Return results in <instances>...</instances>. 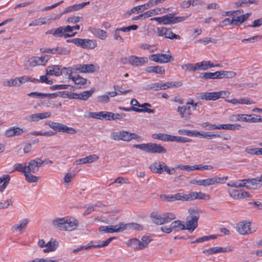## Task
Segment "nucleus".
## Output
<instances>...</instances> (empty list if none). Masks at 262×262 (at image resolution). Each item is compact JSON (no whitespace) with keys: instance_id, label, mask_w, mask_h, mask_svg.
Masks as SVG:
<instances>
[{"instance_id":"nucleus-29","label":"nucleus","mask_w":262,"mask_h":262,"mask_svg":"<svg viewBox=\"0 0 262 262\" xmlns=\"http://www.w3.org/2000/svg\"><path fill=\"white\" fill-rule=\"evenodd\" d=\"M219 67V64H214L210 61L203 60L196 63L197 71H205L211 68Z\"/></svg>"},{"instance_id":"nucleus-36","label":"nucleus","mask_w":262,"mask_h":262,"mask_svg":"<svg viewBox=\"0 0 262 262\" xmlns=\"http://www.w3.org/2000/svg\"><path fill=\"white\" fill-rule=\"evenodd\" d=\"M251 15V12L247 13L244 14H243L241 16H238L237 17H234L232 18L233 21V25L237 26L239 25L242 24L243 23H244L245 21L248 19V18L250 17V16Z\"/></svg>"},{"instance_id":"nucleus-51","label":"nucleus","mask_w":262,"mask_h":262,"mask_svg":"<svg viewBox=\"0 0 262 262\" xmlns=\"http://www.w3.org/2000/svg\"><path fill=\"white\" fill-rule=\"evenodd\" d=\"M92 33L96 37L101 39H105L107 36L106 31L100 29H94Z\"/></svg>"},{"instance_id":"nucleus-2","label":"nucleus","mask_w":262,"mask_h":262,"mask_svg":"<svg viewBox=\"0 0 262 262\" xmlns=\"http://www.w3.org/2000/svg\"><path fill=\"white\" fill-rule=\"evenodd\" d=\"M189 215L186 217V229L192 232L198 227V222L200 217L199 212L193 208L188 209Z\"/></svg>"},{"instance_id":"nucleus-55","label":"nucleus","mask_w":262,"mask_h":262,"mask_svg":"<svg viewBox=\"0 0 262 262\" xmlns=\"http://www.w3.org/2000/svg\"><path fill=\"white\" fill-rule=\"evenodd\" d=\"M13 200L12 196H10L5 201L0 202V209H5L13 206Z\"/></svg>"},{"instance_id":"nucleus-35","label":"nucleus","mask_w":262,"mask_h":262,"mask_svg":"<svg viewBox=\"0 0 262 262\" xmlns=\"http://www.w3.org/2000/svg\"><path fill=\"white\" fill-rule=\"evenodd\" d=\"M122 226L123 228V231L126 229L141 231L143 229V227L142 225L135 223H131L128 224H124L122 223Z\"/></svg>"},{"instance_id":"nucleus-34","label":"nucleus","mask_w":262,"mask_h":262,"mask_svg":"<svg viewBox=\"0 0 262 262\" xmlns=\"http://www.w3.org/2000/svg\"><path fill=\"white\" fill-rule=\"evenodd\" d=\"M50 19L46 17H40L32 20L29 24V27H36L50 23Z\"/></svg>"},{"instance_id":"nucleus-30","label":"nucleus","mask_w":262,"mask_h":262,"mask_svg":"<svg viewBox=\"0 0 262 262\" xmlns=\"http://www.w3.org/2000/svg\"><path fill=\"white\" fill-rule=\"evenodd\" d=\"M46 245V248L43 249V252L45 253L55 251L58 247L59 243L55 239L51 238Z\"/></svg>"},{"instance_id":"nucleus-54","label":"nucleus","mask_w":262,"mask_h":262,"mask_svg":"<svg viewBox=\"0 0 262 262\" xmlns=\"http://www.w3.org/2000/svg\"><path fill=\"white\" fill-rule=\"evenodd\" d=\"M115 237H110L107 239L106 241L101 242L100 241H93L94 243L92 245L97 246L96 248H102L108 245V244L114 239Z\"/></svg>"},{"instance_id":"nucleus-6","label":"nucleus","mask_w":262,"mask_h":262,"mask_svg":"<svg viewBox=\"0 0 262 262\" xmlns=\"http://www.w3.org/2000/svg\"><path fill=\"white\" fill-rule=\"evenodd\" d=\"M203 128H205L208 130H215V129H225L229 130H234L236 129H239L242 128L240 124H212L209 122H204L201 124Z\"/></svg>"},{"instance_id":"nucleus-52","label":"nucleus","mask_w":262,"mask_h":262,"mask_svg":"<svg viewBox=\"0 0 262 262\" xmlns=\"http://www.w3.org/2000/svg\"><path fill=\"white\" fill-rule=\"evenodd\" d=\"M164 224L170 222L176 218V215L173 212H167L163 214Z\"/></svg>"},{"instance_id":"nucleus-24","label":"nucleus","mask_w":262,"mask_h":262,"mask_svg":"<svg viewBox=\"0 0 262 262\" xmlns=\"http://www.w3.org/2000/svg\"><path fill=\"white\" fill-rule=\"evenodd\" d=\"M228 192L230 196L234 200H240L250 196L248 192L243 190L229 189Z\"/></svg>"},{"instance_id":"nucleus-16","label":"nucleus","mask_w":262,"mask_h":262,"mask_svg":"<svg viewBox=\"0 0 262 262\" xmlns=\"http://www.w3.org/2000/svg\"><path fill=\"white\" fill-rule=\"evenodd\" d=\"M176 168L187 171H193L195 170H209L211 169L212 167L211 165H194L193 166L184 165L182 164L177 165Z\"/></svg>"},{"instance_id":"nucleus-7","label":"nucleus","mask_w":262,"mask_h":262,"mask_svg":"<svg viewBox=\"0 0 262 262\" xmlns=\"http://www.w3.org/2000/svg\"><path fill=\"white\" fill-rule=\"evenodd\" d=\"M72 73L73 69L72 67L60 69V67L57 65L50 66L46 70V75L51 76H58L62 74L68 75V74L71 75Z\"/></svg>"},{"instance_id":"nucleus-57","label":"nucleus","mask_w":262,"mask_h":262,"mask_svg":"<svg viewBox=\"0 0 262 262\" xmlns=\"http://www.w3.org/2000/svg\"><path fill=\"white\" fill-rule=\"evenodd\" d=\"M182 69L185 71H188L190 72H193L197 71L196 63H188L187 64H183L181 66Z\"/></svg>"},{"instance_id":"nucleus-1","label":"nucleus","mask_w":262,"mask_h":262,"mask_svg":"<svg viewBox=\"0 0 262 262\" xmlns=\"http://www.w3.org/2000/svg\"><path fill=\"white\" fill-rule=\"evenodd\" d=\"M187 16L176 17L174 14L169 13L161 17H156L150 18V20H155L159 24L164 25L174 24L177 23L182 22L186 19Z\"/></svg>"},{"instance_id":"nucleus-45","label":"nucleus","mask_w":262,"mask_h":262,"mask_svg":"<svg viewBox=\"0 0 262 262\" xmlns=\"http://www.w3.org/2000/svg\"><path fill=\"white\" fill-rule=\"evenodd\" d=\"M152 137L162 141H171V135L166 134L158 133L152 134Z\"/></svg>"},{"instance_id":"nucleus-38","label":"nucleus","mask_w":262,"mask_h":262,"mask_svg":"<svg viewBox=\"0 0 262 262\" xmlns=\"http://www.w3.org/2000/svg\"><path fill=\"white\" fill-rule=\"evenodd\" d=\"M119 109L121 111H124L126 112H130L131 111H135L138 113L141 112H147L148 113H154L155 112V110L153 109L150 108H144V109H140L138 108H136L135 107L132 106L129 108L124 107H119Z\"/></svg>"},{"instance_id":"nucleus-61","label":"nucleus","mask_w":262,"mask_h":262,"mask_svg":"<svg viewBox=\"0 0 262 262\" xmlns=\"http://www.w3.org/2000/svg\"><path fill=\"white\" fill-rule=\"evenodd\" d=\"M244 114H235L230 116L229 119V120L231 121L244 122V121H246V120L244 118Z\"/></svg>"},{"instance_id":"nucleus-63","label":"nucleus","mask_w":262,"mask_h":262,"mask_svg":"<svg viewBox=\"0 0 262 262\" xmlns=\"http://www.w3.org/2000/svg\"><path fill=\"white\" fill-rule=\"evenodd\" d=\"M3 84L9 87L18 86L17 77L4 81Z\"/></svg>"},{"instance_id":"nucleus-58","label":"nucleus","mask_w":262,"mask_h":262,"mask_svg":"<svg viewBox=\"0 0 262 262\" xmlns=\"http://www.w3.org/2000/svg\"><path fill=\"white\" fill-rule=\"evenodd\" d=\"M33 173L27 172L24 176L26 180L29 183H35L39 179V177L35 176L33 174Z\"/></svg>"},{"instance_id":"nucleus-4","label":"nucleus","mask_w":262,"mask_h":262,"mask_svg":"<svg viewBox=\"0 0 262 262\" xmlns=\"http://www.w3.org/2000/svg\"><path fill=\"white\" fill-rule=\"evenodd\" d=\"M230 92L228 91H221L214 92H203L199 94V98L202 100L215 101L219 98L229 97Z\"/></svg>"},{"instance_id":"nucleus-49","label":"nucleus","mask_w":262,"mask_h":262,"mask_svg":"<svg viewBox=\"0 0 262 262\" xmlns=\"http://www.w3.org/2000/svg\"><path fill=\"white\" fill-rule=\"evenodd\" d=\"M219 71L214 73L206 72L201 73L200 77L204 79H219Z\"/></svg>"},{"instance_id":"nucleus-27","label":"nucleus","mask_w":262,"mask_h":262,"mask_svg":"<svg viewBox=\"0 0 262 262\" xmlns=\"http://www.w3.org/2000/svg\"><path fill=\"white\" fill-rule=\"evenodd\" d=\"M161 198L167 202H174L175 201H185V194L183 193H177L174 194H163Z\"/></svg>"},{"instance_id":"nucleus-18","label":"nucleus","mask_w":262,"mask_h":262,"mask_svg":"<svg viewBox=\"0 0 262 262\" xmlns=\"http://www.w3.org/2000/svg\"><path fill=\"white\" fill-rule=\"evenodd\" d=\"M68 78L74 82L77 89L85 88L88 86V80L79 75L73 76L72 74H68Z\"/></svg>"},{"instance_id":"nucleus-13","label":"nucleus","mask_w":262,"mask_h":262,"mask_svg":"<svg viewBox=\"0 0 262 262\" xmlns=\"http://www.w3.org/2000/svg\"><path fill=\"white\" fill-rule=\"evenodd\" d=\"M149 59L159 63H165L173 60V58L172 56L166 54H155L149 56Z\"/></svg>"},{"instance_id":"nucleus-19","label":"nucleus","mask_w":262,"mask_h":262,"mask_svg":"<svg viewBox=\"0 0 262 262\" xmlns=\"http://www.w3.org/2000/svg\"><path fill=\"white\" fill-rule=\"evenodd\" d=\"M46 34H52L55 37H63L64 38L75 36L77 32H74L72 34L63 33V28L59 27L56 29H52L48 30Z\"/></svg>"},{"instance_id":"nucleus-39","label":"nucleus","mask_w":262,"mask_h":262,"mask_svg":"<svg viewBox=\"0 0 262 262\" xmlns=\"http://www.w3.org/2000/svg\"><path fill=\"white\" fill-rule=\"evenodd\" d=\"M10 177L9 174H4L0 177V191L3 192L7 188L9 181Z\"/></svg>"},{"instance_id":"nucleus-64","label":"nucleus","mask_w":262,"mask_h":262,"mask_svg":"<svg viewBox=\"0 0 262 262\" xmlns=\"http://www.w3.org/2000/svg\"><path fill=\"white\" fill-rule=\"evenodd\" d=\"M97 101L100 103H106L109 102L110 97L107 93L104 95L98 96Z\"/></svg>"},{"instance_id":"nucleus-50","label":"nucleus","mask_w":262,"mask_h":262,"mask_svg":"<svg viewBox=\"0 0 262 262\" xmlns=\"http://www.w3.org/2000/svg\"><path fill=\"white\" fill-rule=\"evenodd\" d=\"M245 179L239 180L237 181H231L227 184V185L230 187L233 188H239L245 187Z\"/></svg>"},{"instance_id":"nucleus-44","label":"nucleus","mask_w":262,"mask_h":262,"mask_svg":"<svg viewBox=\"0 0 262 262\" xmlns=\"http://www.w3.org/2000/svg\"><path fill=\"white\" fill-rule=\"evenodd\" d=\"M219 79L232 78L234 77L236 74L234 71H219Z\"/></svg>"},{"instance_id":"nucleus-10","label":"nucleus","mask_w":262,"mask_h":262,"mask_svg":"<svg viewBox=\"0 0 262 262\" xmlns=\"http://www.w3.org/2000/svg\"><path fill=\"white\" fill-rule=\"evenodd\" d=\"M73 73L75 71H79L80 73H94L99 70V67L97 64H77L72 67Z\"/></svg>"},{"instance_id":"nucleus-25","label":"nucleus","mask_w":262,"mask_h":262,"mask_svg":"<svg viewBox=\"0 0 262 262\" xmlns=\"http://www.w3.org/2000/svg\"><path fill=\"white\" fill-rule=\"evenodd\" d=\"M30 220L28 218H25L19 221L18 223L14 225L11 228L13 232H19L22 233L27 228Z\"/></svg>"},{"instance_id":"nucleus-31","label":"nucleus","mask_w":262,"mask_h":262,"mask_svg":"<svg viewBox=\"0 0 262 262\" xmlns=\"http://www.w3.org/2000/svg\"><path fill=\"white\" fill-rule=\"evenodd\" d=\"M66 216L57 217L52 221V225L56 229L61 231H65Z\"/></svg>"},{"instance_id":"nucleus-12","label":"nucleus","mask_w":262,"mask_h":262,"mask_svg":"<svg viewBox=\"0 0 262 262\" xmlns=\"http://www.w3.org/2000/svg\"><path fill=\"white\" fill-rule=\"evenodd\" d=\"M49 59V56L47 55H43L41 57L33 56L29 58L27 62L28 65L31 67H34L38 66H45Z\"/></svg>"},{"instance_id":"nucleus-33","label":"nucleus","mask_w":262,"mask_h":262,"mask_svg":"<svg viewBox=\"0 0 262 262\" xmlns=\"http://www.w3.org/2000/svg\"><path fill=\"white\" fill-rule=\"evenodd\" d=\"M145 71L148 73H156L163 75L165 73V70L163 67L157 66L147 67Z\"/></svg>"},{"instance_id":"nucleus-48","label":"nucleus","mask_w":262,"mask_h":262,"mask_svg":"<svg viewBox=\"0 0 262 262\" xmlns=\"http://www.w3.org/2000/svg\"><path fill=\"white\" fill-rule=\"evenodd\" d=\"M172 230H183L186 229L185 225L179 220H176L170 224Z\"/></svg>"},{"instance_id":"nucleus-42","label":"nucleus","mask_w":262,"mask_h":262,"mask_svg":"<svg viewBox=\"0 0 262 262\" xmlns=\"http://www.w3.org/2000/svg\"><path fill=\"white\" fill-rule=\"evenodd\" d=\"M28 96L35 97V98H45V97H48L49 98H53L56 97L55 94H43L39 92H31L30 93H28L27 94Z\"/></svg>"},{"instance_id":"nucleus-56","label":"nucleus","mask_w":262,"mask_h":262,"mask_svg":"<svg viewBox=\"0 0 262 262\" xmlns=\"http://www.w3.org/2000/svg\"><path fill=\"white\" fill-rule=\"evenodd\" d=\"M94 91V89L93 88L89 91H85L79 93V99L84 101L88 100L92 95Z\"/></svg>"},{"instance_id":"nucleus-17","label":"nucleus","mask_w":262,"mask_h":262,"mask_svg":"<svg viewBox=\"0 0 262 262\" xmlns=\"http://www.w3.org/2000/svg\"><path fill=\"white\" fill-rule=\"evenodd\" d=\"M250 225V222L243 221L236 224V229L242 235L249 234L252 233Z\"/></svg>"},{"instance_id":"nucleus-26","label":"nucleus","mask_w":262,"mask_h":262,"mask_svg":"<svg viewBox=\"0 0 262 262\" xmlns=\"http://www.w3.org/2000/svg\"><path fill=\"white\" fill-rule=\"evenodd\" d=\"M245 187L251 189H255L258 187L262 185V176L255 179H245Z\"/></svg>"},{"instance_id":"nucleus-21","label":"nucleus","mask_w":262,"mask_h":262,"mask_svg":"<svg viewBox=\"0 0 262 262\" xmlns=\"http://www.w3.org/2000/svg\"><path fill=\"white\" fill-rule=\"evenodd\" d=\"M99 231L104 233L121 232L123 231V226H122V223H120L115 225L100 226Z\"/></svg>"},{"instance_id":"nucleus-62","label":"nucleus","mask_w":262,"mask_h":262,"mask_svg":"<svg viewBox=\"0 0 262 262\" xmlns=\"http://www.w3.org/2000/svg\"><path fill=\"white\" fill-rule=\"evenodd\" d=\"M244 118L246 121H244L245 122L255 123V120L256 119V114H244Z\"/></svg>"},{"instance_id":"nucleus-37","label":"nucleus","mask_w":262,"mask_h":262,"mask_svg":"<svg viewBox=\"0 0 262 262\" xmlns=\"http://www.w3.org/2000/svg\"><path fill=\"white\" fill-rule=\"evenodd\" d=\"M164 164L163 162H156L150 164L149 168L154 173H163V165L164 166Z\"/></svg>"},{"instance_id":"nucleus-53","label":"nucleus","mask_w":262,"mask_h":262,"mask_svg":"<svg viewBox=\"0 0 262 262\" xmlns=\"http://www.w3.org/2000/svg\"><path fill=\"white\" fill-rule=\"evenodd\" d=\"M128 245L136 250H141L140 240L137 238H133L128 241Z\"/></svg>"},{"instance_id":"nucleus-5","label":"nucleus","mask_w":262,"mask_h":262,"mask_svg":"<svg viewBox=\"0 0 262 262\" xmlns=\"http://www.w3.org/2000/svg\"><path fill=\"white\" fill-rule=\"evenodd\" d=\"M134 147L149 153H165L166 149L162 145L156 143H148L136 144Z\"/></svg>"},{"instance_id":"nucleus-8","label":"nucleus","mask_w":262,"mask_h":262,"mask_svg":"<svg viewBox=\"0 0 262 262\" xmlns=\"http://www.w3.org/2000/svg\"><path fill=\"white\" fill-rule=\"evenodd\" d=\"M47 124L54 130L58 132L66 133L69 134H75L77 133L76 129L68 127L60 123L49 121Z\"/></svg>"},{"instance_id":"nucleus-23","label":"nucleus","mask_w":262,"mask_h":262,"mask_svg":"<svg viewBox=\"0 0 262 262\" xmlns=\"http://www.w3.org/2000/svg\"><path fill=\"white\" fill-rule=\"evenodd\" d=\"M79 225L78 220L71 216H66L65 231H72L76 230Z\"/></svg>"},{"instance_id":"nucleus-60","label":"nucleus","mask_w":262,"mask_h":262,"mask_svg":"<svg viewBox=\"0 0 262 262\" xmlns=\"http://www.w3.org/2000/svg\"><path fill=\"white\" fill-rule=\"evenodd\" d=\"M151 241V239L148 236H143L140 240L141 250L147 247Z\"/></svg>"},{"instance_id":"nucleus-28","label":"nucleus","mask_w":262,"mask_h":262,"mask_svg":"<svg viewBox=\"0 0 262 262\" xmlns=\"http://www.w3.org/2000/svg\"><path fill=\"white\" fill-rule=\"evenodd\" d=\"M226 101L233 105H236L238 104L251 105L255 103V101H254L252 99L247 97H243L239 99L233 98L230 100H227Z\"/></svg>"},{"instance_id":"nucleus-46","label":"nucleus","mask_w":262,"mask_h":262,"mask_svg":"<svg viewBox=\"0 0 262 262\" xmlns=\"http://www.w3.org/2000/svg\"><path fill=\"white\" fill-rule=\"evenodd\" d=\"M70 53V51L67 48L62 47H57L53 48V54H59L67 55Z\"/></svg>"},{"instance_id":"nucleus-59","label":"nucleus","mask_w":262,"mask_h":262,"mask_svg":"<svg viewBox=\"0 0 262 262\" xmlns=\"http://www.w3.org/2000/svg\"><path fill=\"white\" fill-rule=\"evenodd\" d=\"M83 19L82 17L78 15H71L67 19V22L69 24H76L81 21Z\"/></svg>"},{"instance_id":"nucleus-43","label":"nucleus","mask_w":262,"mask_h":262,"mask_svg":"<svg viewBox=\"0 0 262 262\" xmlns=\"http://www.w3.org/2000/svg\"><path fill=\"white\" fill-rule=\"evenodd\" d=\"M13 170L12 171H18L24 175L27 172V163H17L13 165Z\"/></svg>"},{"instance_id":"nucleus-15","label":"nucleus","mask_w":262,"mask_h":262,"mask_svg":"<svg viewBox=\"0 0 262 262\" xmlns=\"http://www.w3.org/2000/svg\"><path fill=\"white\" fill-rule=\"evenodd\" d=\"M185 201H190L194 200H209L210 195L207 193L202 192H191L189 193L185 194Z\"/></svg>"},{"instance_id":"nucleus-41","label":"nucleus","mask_w":262,"mask_h":262,"mask_svg":"<svg viewBox=\"0 0 262 262\" xmlns=\"http://www.w3.org/2000/svg\"><path fill=\"white\" fill-rule=\"evenodd\" d=\"M162 90L169 88H178L182 86L183 83L181 81H167L166 82H162Z\"/></svg>"},{"instance_id":"nucleus-47","label":"nucleus","mask_w":262,"mask_h":262,"mask_svg":"<svg viewBox=\"0 0 262 262\" xmlns=\"http://www.w3.org/2000/svg\"><path fill=\"white\" fill-rule=\"evenodd\" d=\"M197 136H200L201 138H206L208 139H212L216 138H220L221 135L219 134H212L209 132H197Z\"/></svg>"},{"instance_id":"nucleus-3","label":"nucleus","mask_w":262,"mask_h":262,"mask_svg":"<svg viewBox=\"0 0 262 262\" xmlns=\"http://www.w3.org/2000/svg\"><path fill=\"white\" fill-rule=\"evenodd\" d=\"M111 138L114 140H122L128 142L132 139L136 140L137 141L142 140L141 136L135 133H132L128 131L122 130L116 132L111 134Z\"/></svg>"},{"instance_id":"nucleus-20","label":"nucleus","mask_w":262,"mask_h":262,"mask_svg":"<svg viewBox=\"0 0 262 262\" xmlns=\"http://www.w3.org/2000/svg\"><path fill=\"white\" fill-rule=\"evenodd\" d=\"M41 166V162H40L39 158L31 160L27 163V172L35 173L39 171Z\"/></svg>"},{"instance_id":"nucleus-22","label":"nucleus","mask_w":262,"mask_h":262,"mask_svg":"<svg viewBox=\"0 0 262 262\" xmlns=\"http://www.w3.org/2000/svg\"><path fill=\"white\" fill-rule=\"evenodd\" d=\"M177 111L181 118L184 120L188 121L191 119L192 114L190 106H179Z\"/></svg>"},{"instance_id":"nucleus-11","label":"nucleus","mask_w":262,"mask_h":262,"mask_svg":"<svg viewBox=\"0 0 262 262\" xmlns=\"http://www.w3.org/2000/svg\"><path fill=\"white\" fill-rule=\"evenodd\" d=\"M157 34L158 36L164 37L165 38L170 39L180 40L181 37L179 35H177L173 33L170 28L166 27L157 28Z\"/></svg>"},{"instance_id":"nucleus-14","label":"nucleus","mask_w":262,"mask_h":262,"mask_svg":"<svg viewBox=\"0 0 262 262\" xmlns=\"http://www.w3.org/2000/svg\"><path fill=\"white\" fill-rule=\"evenodd\" d=\"M124 63H129L133 66L139 67L148 62V59L145 57H138L136 56H130L124 59Z\"/></svg>"},{"instance_id":"nucleus-40","label":"nucleus","mask_w":262,"mask_h":262,"mask_svg":"<svg viewBox=\"0 0 262 262\" xmlns=\"http://www.w3.org/2000/svg\"><path fill=\"white\" fill-rule=\"evenodd\" d=\"M150 218L152 222L157 225H161L164 224L163 215L152 212L150 214Z\"/></svg>"},{"instance_id":"nucleus-32","label":"nucleus","mask_w":262,"mask_h":262,"mask_svg":"<svg viewBox=\"0 0 262 262\" xmlns=\"http://www.w3.org/2000/svg\"><path fill=\"white\" fill-rule=\"evenodd\" d=\"M231 251L230 248H222L220 247H214L210 248L208 249L203 250V252L205 254L208 255L221 253V252H227Z\"/></svg>"},{"instance_id":"nucleus-9","label":"nucleus","mask_w":262,"mask_h":262,"mask_svg":"<svg viewBox=\"0 0 262 262\" xmlns=\"http://www.w3.org/2000/svg\"><path fill=\"white\" fill-rule=\"evenodd\" d=\"M73 41L77 47L85 49H93L97 46V42L94 39L75 38Z\"/></svg>"}]
</instances>
